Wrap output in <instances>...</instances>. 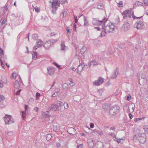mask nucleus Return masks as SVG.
<instances>
[{
  "instance_id": "obj_1",
  "label": "nucleus",
  "mask_w": 148,
  "mask_h": 148,
  "mask_svg": "<svg viewBox=\"0 0 148 148\" xmlns=\"http://www.w3.org/2000/svg\"><path fill=\"white\" fill-rule=\"evenodd\" d=\"M104 23L102 27V31L100 35L101 38L104 36L106 34L112 32L115 29H117L116 27L113 23H110L105 25V23Z\"/></svg>"
},
{
  "instance_id": "obj_2",
  "label": "nucleus",
  "mask_w": 148,
  "mask_h": 148,
  "mask_svg": "<svg viewBox=\"0 0 148 148\" xmlns=\"http://www.w3.org/2000/svg\"><path fill=\"white\" fill-rule=\"evenodd\" d=\"M107 21V19H106V18L104 17L102 19H97L96 18H93L92 21V24L95 25H100L103 23H105Z\"/></svg>"
},
{
  "instance_id": "obj_3",
  "label": "nucleus",
  "mask_w": 148,
  "mask_h": 148,
  "mask_svg": "<svg viewBox=\"0 0 148 148\" xmlns=\"http://www.w3.org/2000/svg\"><path fill=\"white\" fill-rule=\"evenodd\" d=\"M120 109V107L118 106H114L111 107L110 109L109 113L110 115H115L118 113Z\"/></svg>"
},
{
  "instance_id": "obj_4",
  "label": "nucleus",
  "mask_w": 148,
  "mask_h": 148,
  "mask_svg": "<svg viewBox=\"0 0 148 148\" xmlns=\"http://www.w3.org/2000/svg\"><path fill=\"white\" fill-rule=\"evenodd\" d=\"M4 119L6 124H11L14 122V119L11 115H5L4 117Z\"/></svg>"
},
{
  "instance_id": "obj_5",
  "label": "nucleus",
  "mask_w": 148,
  "mask_h": 148,
  "mask_svg": "<svg viewBox=\"0 0 148 148\" xmlns=\"http://www.w3.org/2000/svg\"><path fill=\"white\" fill-rule=\"evenodd\" d=\"M137 138L141 143H144L146 141V135L145 133L139 134L137 136Z\"/></svg>"
},
{
  "instance_id": "obj_6",
  "label": "nucleus",
  "mask_w": 148,
  "mask_h": 148,
  "mask_svg": "<svg viewBox=\"0 0 148 148\" xmlns=\"http://www.w3.org/2000/svg\"><path fill=\"white\" fill-rule=\"evenodd\" d=\"M134 28H136L137 29H141L144 27V25L142 21H138L134 25Z\"/></svg>"
},
{
  "instance_id": "obj_7",
  "label": "nucleus",
  "mask_w": 148,
  "mask_h": 148,
  "mask_svg": "<svg viewBox=\"0 0 148 148\" xmlns=\"http://www.w3.org/2000/svg\"><path fill=\"white\" fill-rule=\"evenodd\" d=\"M60 49V52L63 54H64L66 50L68 49V47L66 46L64 41H62L61 42Z\"/></svg>"
},
{
  "instance_id": "obj_8",
  "label": "nucleus",
  "mask_w": 148,
  "mask_h": 148,
  "mask_svg": "<svg viewBox=\"0 0 148 148\" xmlns=\"http://www.w3.org/2000/svg\"><path fill=\"white\" fill-rule=\"evenodd\" d=\"M130 28V26L129 23L127 21H125L121 28V30L123 32H126L129 30Z\"/></svg>"
},
{
  "instance_id": "obj_9",
  "label": "nucleus",
  "mask_w": 148,
  "mask_h": 148,
  "mask_svg": "<svg viewBox=\"0 0 148 148\" xmlns=\"http://www.w3.org/2000/svg\"><path fill=\"white\" fill-rule=\"evenodd\" d=\"M104 79L101 77H99L98 79L94 81L92 84L94 85L99 86L103 82Z\"/></svg>"
},
{
  "instance_id": "obj_10",
  "label": "nucleus",
  "mask_w": 148,
  "mask_h": 148,
  "mask_svg": "<svg viewBox=\"0 0 148 148\" xmlns=\"http://www.w3.org/2000/svg\"><path fill=\"white\" fill-rule=\"evenodd\" d=\"M58 0H53V1L51 2L52 3V8L56 9H57L58 7L59 6L60 4Z\"/></svg>"
},
{
  "instance_id": "obj_11",
  "label": "nucleus",
  "mask_w": 148,
  "mask_h": 148,
  "mask_svg": "<svg viewBox=\"0 0 148 148\" xmlns=\"http://www.w3.org/2000/svg\"><path fill=\"white\" fill-rule=\"evenodd\" d=\"M131 11L130 10H126L122 14L123 17L124 19H127L131 17Z\"/></svg>"
},
{
  "instance_id": "obj_12",
  "label": "nucleus",
  "mask_w": 148,
  "mask_h": 148,
  "mask_svg": "<svg viewBox=\"0 0 148 148\" xmlns=\"http://www.w3.org/2000/svg\"><path fill=\"white\" fill-rule=\"evenodd\" d=\"M50 110H52L54 111H57L59 110V107L58 105L52 103L49 106Z\"/></svg>"
},
{
  "instance_id": "obj_13",
  "label": "nucleus",
  "mask_w": 148,
  "mask_h": 148,
  "mask_svg": "<svg viewBox=\"0 0 148 148\" xmlns=\"http://www.w3.org/2000/svg\"><path fill=\"white\" fill-rule=\"evenodd\" d=\"M85 66L84 63L82 62L79 64L77 68V73L80 74L81 72L83 70V68Z\"/></svg>"
},
{
  "instance_id": "obj_14",
  "label": "nucleus",
  "mask_w": 148,
  "mask_h": 148,
  "mask_svg": "<svg viewBox=\"0 0 148 148\" xmlns=\"http://www.w3.org/2000/svg\"><path fill=\"white\" fill-rule=\"evenodd\" d=\"M36 43V45L34 46L33 48L34 50L37 49L38 48L40 47L43 44L42 41L40 39Z\"/></svg>"
},
{
  "instance_id": "obj_15",
  "label": "nucleus",
  "mask_w": 148,
  "mask_h": 148,
  "mask_svg": "<svg viewBox=\"0 0 148 148\" xmlns=\"http://www.w3.org/2000/svg\"><path fill=\"white\" fill-rule=\"evenodd\" d=\"M14 86L15 88V92L16 90L19 89L20 88V83L18 80L16 81L14 83Z\"/></svg>"
},
{
  "instance_id": "obj_16",
  "label": "nucleus",
  "mask_w": 148,
  "mask_h": 148,
  "mask_svg": "<svg viewBox=\"0 0 148 148\" xmlns=\"http://www.w3.org/2000/svg\"><path fill=\"white\" fill-rule=\"evenodd\" d=\"M52 43L50 41L47 42L45 43L43 46L46 49H49Z\"/></svg>"
},
{
  "instance_id": "obj_17",
  "label": "nucleus",
  "mask_w": 148,
  "mask_h": 148,
  "mask_svg": "<svg viewBox=\"0 0 148 148\" xmlns=\"http://www.w3.org/2000/svg\"><path fill=\"white\" fill-rule=\"evenodd\" d=\"M48 73L49 75H51L53 74L55 71L54 68L53 67L47 68Z\"/></svg>"
},
{
  "instance_id": "obj_18",
  "label": "nucleus",
  "mask_w": 148,
  "mask_h": 148,
  "mask_svg": "<svg viewBox=\"0 0 148 148\" xmlns=\"http://www.w3.org/2000/svg\"><path fill=\"white\" fill-rule=\"evenodd\" d=\"M119 74L118 71L116 69L114 71L113 75L111 76V77L112 79L115 78Z\"/></svg>"
},
{
  "instance_id": "obj_19",
  "label": "nucleus",
  "mask_w": 148,
  "mask_h": 148,
  "mask_svg": "<svg viewBox=\"0 0 148 148\" xmlns=\"http://www.w3.org/2000/svg\"><path fill=\"white\" fill-rule=\"evenodd\" d=\"M110 105L108 103H105L103 106V109L105 111H107L109 108Z\"/></svg>"
},
{
  "instance_id": "obj_20",
  "label": "nucleus",
  "mask_w": 148,
  "mask_h": 148,
  "mask_svg": "<svg viewBox=\"0 0 148 148\" xmlns=\"http://www.w3.org/2000/svg\"><path fill=\"white\" fill-rule=\"evenodd\" d=\"M67 14V12L66 11L64 10H62V14H60V18H63V17L66 16Z\"/></svg>"
},
{
  "instance_id": "obj_21",
  "label": "nucleus",
  "mask_w": 148,
  "mask_h": 148,
  "mask_svg": "<svg viewBox=\"0 0 148 148\" xmlns=\"http://www.w3.org/2000/svg\"><path fill=\"white\" fill-rule=\"evenodd\" d=\"M98 64V63L95 61H91L88 64V66L89 67H90L92 65L95 66Z\"/></svg>"
},
{
  "instance_id": "obj_22",
  "label": "nucleus",
  "mask_w": 148,
  "mask_h": 148,
  "mask_svg": "<svg viewBox=\"0 0 148 148\" xmlns=\"http://www.w3.org/2000/svg\"><path fill=\"white\" fill-rule=\"evenodd\" d=\"M25 111H23L22 112V116L23 119L24 120L25 119V111L27 109V106L26 105H25Z\"/></svg>"
},
{
  "instance_id": "obj_23",
  "label": "nucleus",
  "mask_w": 148,
  "mask_h": 148,
  "mask_svg": "<svg viewBox=\"0 0 148 148\" xmlns=\"http://www.w3.org/2000/svg\"><path fill=\"white\" fill-rule=\"evenodd\" d=\"M53 130L55 132H57L60 130V127L57 125H54L53 127Z\"/></svg>"
},
{
  "instance_id": "obj_24",
  "label": "nucleus",
  "mask_w": 148,
  "mask_h": 148,
  "mask_svg": "<svg viewBox=\"0 0 148 148\" xmlns=\"http://www.w3.org/2000/svg\"><path fill=\"white\" fill-rule=\"evenodd\" d=\"M84 26H88L89 25V23L88 21L86 19V17L85 16H84Z\"/></svg>"
},
{
  "instance_id": "obj_25",
  "label": "nucleus",
  "mask_w": 148,
  "mask_h": 148,
  "mask_svg": "<svg viewBox=\"0 0 148 148\" xmlns=\"http://www.w3.org/2000/svg\"><path fill=\"white\" fill-rule=\"evenodd\" d=\"M88 146L90 148H92L94 146L93 140H92L91 141L88 142Z\"/></svg>"
},
{
  "instance_id": "obj_26",
  "label": "nucleus",
  "mask_w": 148,
  "mask_h": 148,
  "mask_svg": "<svg viewBox=\"0 0 148 148\" xmlns=\"http://www.w3.org/2000/svg\"><path fill=\"white\" fill-rule=\"evenodd\" d=\"M69 131H71L73 132V133L69 132V133L70 134L74 135L75 134L76 130L73 128H70L69 129Z\"/></svg>"
},
{
  "instance_id": "obj_27",
  "label": "nucleus",
  "mask_w": 148,
  "mask_h": 148,
  "mask_svg": "<svg viewBox=\"0 0 148 148\" xmlns=\"http://www.w3.org/2000/svg\"><path fill=\"white\" fill-rule=\"evenodd\" d=\"M86 48L85 47H83L81 49V52L82 54H84L86 51Z\"/></svg>"
},
{
  "instance_id": "obj_28",
  "label": "nucleus",
  "mask_w": 148,
  "mask_h": 148,
  "mask_svg": "<svg viewBox=\"0 0 148 148\" xmlns=\"http://www.w3.org/2000/svg\"><path fill=\"white\" fill-rule=\"evenodd\" d=\"M17 75L16 72H13L12 73V75L11 77L12 79H16Z\"/></svg>"
},
{
  "instance_id": "obj_29",
  "label": "nucleus",
  "mask_w": 148,
  "mask_h": 148,
  "mask_svg": "<svg viewBox=\"0 0 148 148\" xmlns=\"http://www.w3.org/2000/svg\"><path fill=\"white\" fill-rule=\"evenodd\" d=\"M97 7L99 9H102L103 7V5L102 3H100L99 4H98Z\"/></svg>"
},
{
  "instance_id": "obj_30",
  "label": "nucleus",
  "mask_w": 148,
  "mask_h": 148,
  "mask_svg": "<svg viewBox=\"0 0 148 148\" xmlns=\"http://www.w3.org/2000/svg\"><path fill=\"white\" fill-rule=\"evenodd\" d=\"M32 59L33 60L34 58H36L37 56V53L36 51H34L32 53Z\"/></svg>"
},
{
  "instance_id": "obj_31",
  "label": "nucleus",
  "mask_w": 148,
  "mask_h": 148,
  "mask_svg": "<svg viewBox=\"0 0 148 148\" xmlns=\"http://www.w3.org/2000/svg\"><path fill=\"white\" fill-rule=\"evenodd\" d=\"M52 135L51 134H49L47 135L46 139L47 140H49L52 137Z\"/></svg>"
},
{
  "instance_id": "obj_32",
  "label": "nucleus",
  "mask_w": 148,
  "mask_h": 148,
  "mask_svg": "<svg viewBox=\"0 0 148 148\" xmlns=\"http://www.w3.org/2000/svg\"><path fill=\"white\" fill-rule=\"evenodd\" d=\"M143 81L144 82H145L146 81V78L145 77H141L139 79V82L140 83V81Z\"/></svg>"
},
{
  "instance_id": "obj_33",
  "label": "nucleus",
  "mask_w": 148,
  "mask_h": 148,
  "mask_svg": "<svg viewBox=\"0 0 148 148\" xmlns=\"http://www.w3.org/2000/svg\"><path fill=\"white\" fill-rule=\"evenodd\" d=\"M143 129L145 132H148V125H145L144 126Z\"/></svg>"
},
{
  "instance_id": "obj_34",
  "label": "nucleus",
  "mask_w": 148,
  "mask_h": 148,
  "mask_svg": "<svg viewBox=\"0 0 148 148\" xmlns=\"http://www.w3.org/2000/svg\"><path fill=\"white\" fill-rule=\"evenodd\" d=\"M68 84L66 83L63 84L62 85V87L64 89H66L68 88Z\"/></svg>"
},
{
  "instance_id": "obj_35",
  "label": "nucleus",
  "mask_w": 148,
  "mask_h": 148,
  "mask_svg": "<svg viewBox=\"0 0 148 148\" xmlns=\"http://www.w3.org/2000/svg\"><path fill=\"white\" fill-rule=\"evenodd\" d=\"M119 7H122L123 6V1H120L119 3H117Z\"/></svg>"
},
{
  "instance_id": "obj_36",
  "label": "nucleus",
  "mask_w": 148,
  "mask_h": 148,
  "mask_svg": "<svg viewBox=\"0 0 148 148\" xmlns=\"http://www.w3.org/2000/svg\"><path fill=\"white\" fill-rule=\"evenodd\" d=\"M1 81L3 83H5L7 82V79L5 77H4L2 78Z\"/></svg>"
},
{
  "instance_id": "obj_37",
  "label": "nucleus",
  "mask_w": 148,
  "mask_h": 148,
  "mask_svg": "<svg viewBox=\"0 0 148 148\" xmlns=\"http://www.w3.org/2000/svg\"><path fill=\"white\" fill-rule=\"evenodd\" d=\"M5 19H1L0 21V23L1 24V25H3L5 24Z\"/></svg>"
},
{
  "instance_id": "obj_38",
  "label": "nucleus",
  "mask_w": 148,
  "mask_h": 148,
  "mask_svg": "<svg viewBox=\"0 0 148 148\" xmlns=\"http://www.w3.org/2000/svg\"><path fill=\"white\" fill-rule=\"evenodd\" d=\"M96 132H97L98 134L99 135H102L103 133V132L101 130H96Z\"/></svg>"
},
{
  "instance_id": "obj_39",
  "label": "nucleus",
  "mask_w": 148,
  "mask_h": 148,
  "mask_svg": "<svg viewBox=\"0 0 148 148\" xmlns=\"http://www.w3.org/2000/svg\"><path fill=\"white\" fill-rule=\"evenodd\" d=\"M70 81V83L69 84V85L71 86H74L75 83L71 81L72 79H69Z\"/></svg>"
},
{
  "instance_id": "obj_40",
  "label": "nucleus",
  "mask_w": 148,
  "mask_h": 148,
  "mask_svg": "<svg viewBox=\"0 0 148 148\" xmlns=\"http://www.w3.org/2000/svg\"><path fill=\"white\" fill-rule=\"evenodd\" d=\"M34 102V99L32 98H30L29 99V103L30 104H32Z\"/></svg>"
},
{
  "instance_id": "obj_41",
  "label": "nucleus",
  "mask_w": 148,
  "mask_h": 148,
  "mask_svg": "<svg viewBox=\"0 0 148 148\" xmlns=\"http://www.w3.org/2000/svg\"><path fill=\"white\" fill-rule=\"evenodd\" d=\"M5 99V97H4L2 95H0V102L1 101L3 100H4Z\"/></svg>"
},
{
  "instance_id": "obj_42",
  "label": "nucleus",
  "mask_w": 148,
  "mask_h": 148,
  "mask_svg": "<svg viewBox=\"0 0 148 148\" xmlns=\"http://www.w3.org/2000/svg\"><path fill=\"white\" fill-rule=\"evenodd\" d=\"M21 90V89H19L16 90L15 91L16 92L15 94L16 95H19L20 94V92Z\"/></svg>"
},
{
  "instance_id": "obj_43",
  "label": "nucleus",
  "mask_w": 148,
  "mask_h": 148,
  "mask_svg": "<svg viewBox=\"0 0 148 148\" xmlns=\"http://www.w3.org/2000/svg\"><path fill=\"white\" fill-rule=\"evenodd\" d=\"M0 56H1V57H2L3 56V50L0 47Z\"/></svg>"
},
{
  "instance_id": "obj_44",
  "label": "nucleus",
  "mask_w": 148,
  "mask_h": 148,
  "mask_svg": "<svg viewBox=\"0 0 148 148\" xmlns=\"http://www.w3.org/2000/svg\"><path fill=\"white\" fill-rule=\"evenodd\" d=\"M59 92V91H57L56 92L53 93L52 96V97H54L56 96H57L58 95V93Z\"/></svg>"
},
{
  "instance_id": "obj_45",
  "label": "nucleus",
  "mask_w": 148,
  "mask_h": 148,
  "mask_svg": "<svg viewBox=\"0 0 148 148\" xmlns=\"http://www.w3.org/2000/svg\"><path fill=\"white\" fill-rule=\"evenodd\" d=\"M64 106L65 109H67L68 108V104L66 102H64Z\"/></svg>"
},
{
  "instance_id": "obj_46",
  "label": "nucleus",
  "mask_w": 148,
  "mask_h": 148,
  "mask_svg": "<svg viewBox=\"0 0 148 148\" xmlns=\"http://www.w3.org/2000/svg\"><path fill=\"white\" fill-rule=\"evenodd\" d=\"M123 138H121V139H116V141L118 143H122V142L121 141V140H123Z\"/></svg>"
},
{
  "instance_id": "obj_47",
  "label": "nucleus",
  "mask_w": 148,
  "mask_h": 148,
  "mask_svg": "<svg viewBox=\"0 0 148 148\" xmlns=\"http://www.w3.org/2000/svg\"><path fill=\"white\" fill-rule=\"evenodd\" d=\"M61 142L59 140L58 142H57L56 143V146L57 147H59L61 146Z\"/></svg>"
},
{
  "instance_id": "obj_48",
  "label": "nucleus",
  "mask_w": 148,
  "mask_h": 148,
  "mask_svg": "<svg viewBox=\"0 0 148 148\" xmlns=\"http://www.w3.org/2000/svg\"><path fill=\"white\" fill-rule=\"evenodd\" d=\"M144 5L148 6V0H144Z\"/></svg>"
},
{
  "instance_id": "obj_49",
  "label": "nucleus",
  "mask_w": 148,
  "mask_h": 148,
  "mask_svg": "<svg viewBox=\"0 0 148 148\" xmlns=\"http://www.w3.org/2000/svg\"><path fill=\"white\" fill-rule=\"evenodd\" d=\"M135 4L136 5H142L143 4V3L139 1H136Z\"/></svg>"
},
{
  "instance_id": "obj_50",
  "label": "nucleus",
  "mask_w": 148,
  "mask_h": 148,
  "mask_svg": "<svg viewBox=\"0 0 148 148\" xmlns=\"http://www.w3.org/2000/svg\"><path fill=\"white\" fill-rule=\"evenodd\" d=\"M32 38L33 39L36 40L38 38V36L36 34H34L32 36Z\"/></svg>"
},
{
  "instance_id": "obj_51",
  "label": "nucleus",
  "mask_w": 148,
  "mask_h": 148,
  "mask_svg": "<svg viewBox=\"0 0 148 148\" xmlns=\"http://www.w3.org/2000/svg\"><path fill=\"white\" fill-rule=\"evenodd\" d=\"M5 105H4V103L3 102L1 103H0V107L1 108H3L5 107Z\"/></svg>"
},
{
  "instance_id": "obj_52",
  "label": "nucleus",
  "mask_w": 148,
  "mask_h": 148,
  "mask_svg": "<svg viewBox=\"0 0 148 148\" xmlns=\"http://www.w3.org/2000/svg\"><path fill=\"white\" fill-rule=\"evenodd\" d=\"M53 9L51 10V12L52 13H53V14H54L56 13V11L57 9H56L54 8H52Z\"/></svg>"
},
{
  "instance_id": "obj_53",
  "label": "nucleus",
  "mask_w": 148,
  "mask_h": 148,
  "mask_svg": "<svg viewBox=\"0 0 148 148\" xmlns=\"http://www.w3.org/2000/svg\"><path fill=\"white\" fill-rule=\"evenodd\" d=\"M40 96V94L38 92H37L36 93V97L37 99L39 98V97Z\"/></svg>"
},
{
  "instance_id": "obj_54",
  "label": "nucleus",
  "mask_w": 148,
  "mask_h": 148,
  "mask_svg": "<svg viewBox=\"0 0 148 148\" xmlns=\"http://www.w3.org/2000/svg\"><path fill=\"white\" fill-rule=\"evenodd\" d=\"M54 64L59 69H61V68H60V66L58 64H57L56 63L54 62Z\"/></svg>"
},
{
  "instance_id": "obj_55",
  "label": "nucleus",
  "mask_w": 148,
  "mask_h": 148,
  "mask_svg": "<svg viewBox=\"0 0 148 148\" xmlns=\"http://www.w3.org/2000/svg\"><path fill=\"white\" fill-rule=\"evenodd\" d=\"M57 103L59 105L58 106L59 107L60 106H61L62 105V102L60 101H58Z\"/></svg>"
},
{
  "instance_id": "obj_56",
  "label": "nucleus",
  "mask_w": 148,
  "mask_h": 148,
  "mask_svg": "<svg viewBox=\"0 0 148 148\" xmlns=\"http://www.w3.org/2000/svg\"><path fill=\"white\" fill-rule=\"evenodd\" d=\"M5 133L10 136H11L12 134V132H7Z\"/></svg>"
},
{
  "instance_id": "obj_57",
  "label": "nucleus",
  "mask_w": 148,
  "mask_h": 148,
  "mask_svg": "<svg viewBox=\"0 0 148 148\" xmlns=\"http://www.w3.org/2000/svg\"><path fill=\"white\" fill-rule=\"evenodd\" d=\"M74 18H75V23H74L75 24V23H77L78 21V19H77V17L76 16H74Z\"/></svg>"
},
{
  "instance_id": "obj_58",
  "label": "nucleus",
  "mask_w": 148,
  "mask_h": 148,
  "mask_svg": "<svg viewBox=\"0 0 148 148\" xmlns=\"http://www.w3.org/2000/svg\"><path fill=\"white\" fill-rule=\"evenodd\" d=\"M35 8V10L36 12H40V9L38 8Z\"/></svg>"
},
{
  "instance_id": "obj_59",
  "label": "nucleus",
  "mask_w": 148,
  "mask_h": 148,
  "mask_svg": "<svg viewBox=\"0 0 148 148\" xmlns=\"http://www.w3.org/2000/svg\"><path fill=\"white\" fill-rule=\"evenodd\" d=\"M142 119V118H136V119L135 120H134V121L135 122H137L139 120H141Z\"/></svg>"
},
{
  "instance_id": "obj_60",
  "label": "nucleus",
  "mask_w": 148,
  "mask_h": 148,
  "mask_svg": "<svg viewBox=\"0 0 148 148\" xmlns=\"http://www.w3.org/2000/svg\"><path fill=\"white\" fill-rule=\"evenodd\" d=\"M83 147V145L82 144H79L77 146V148H82Z\"/></svg>"
},
{
  "instance_id": "obj_61",
  "label": "nucleus",
  "mask_w": 148,
  "mask_h": 148,
  "mask_svg": "<svg viewBox=\"0 0 148 148\" xmlns=\"http://www.w3.org/2000/svg\"><path fill=\"white\" fill-rule=\"evenodd\" d=\"M76 27L77 25L75 23H74L73 24V27H74V29L75 31H76Z\"/></svg>"
},
{
  "instance_id": "obj_62",
  "label": "nucleus",
  "mask_w": 148,
  "mask_h": 148,
  "mask_svg": "<svg viewBox=\"0 0 148 148\" xmlns=\"http://www.w3.org/2000/svg\"><path fill=\"white\" fill-rule=\"evenodd\" d=\"M94 124L92 123H91L90 124V127L91 128H92L94 127Z\"/></svg>"
},
{
  "instance_id": "obj_63",
  "label": "nucleus",
  "mask_w": 148,
  "mask_h": 148,
  "mask_svg": "<svg viewBox=\"0 0 148 148\" xmlns=\"http://www.w3.org/2000/svg\"><path fill=\"white\" fill-rule=\"evenodd\" d=\"M60 3H63V2H64L66 1V0H58Z\"/></svg>"
},
{
  "instance_id": "obj_64",
  "label": "nucleus",
  "mask_w": 148,
  "mask_h": 148,
  "mask_svg": "<svg viewBox=\"0 0 148 148\" xmlns=\"http://www.w3.org/2000/svg\"><path fill=\"white\" fill-rule=\"evenodd\" d=\"M127 100H128V101H129L130 100V99H131V96H130V95H129V96H127Z\"/></svg>"
}]
</instances>
